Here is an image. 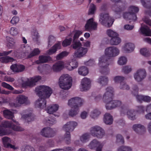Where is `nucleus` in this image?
Wrapping results in <instances>:
<instances>
[{
    "mask_svg": "<svg viewBox=\"0 0 151 151\" xmlns=\"http://www.w3.org/2000/svg\"><path fill=\"white\" fill-rule=\"evenodd\" d=\"M35 91L40 97L35 103L36 107L43 109L46 106L45 99L49 98L52 93V90L49 87L40 86L36 88Z\"/></svg>",
    "mask_w": 151,
    "mask_h": 151,
    "instance_id": "nucleus-1",
    "label": "nucleus"
},
{
    "mask_svg": "<svg viewBox=\"0 0 151 151\" xmlns=\"http://www.w3.org/2000/svg\"><path fill=\"white\" fill-rule=\"evenodd\" d=\"M72 79L68 75H63L59 79V84L61 88L67 90L72 86Z\"/></svg>",
    "mask_w": 151,
    "mask_h": 151,
    "instance_id": "nucleus-2",
    "label": "nucleus"
},
{
    "mask_svg": "<svg viewBox=\"0 0 151 151\" xmlns=\"http://www.w3.org/2000/svg\"><path fill=\"white\" fill-rule=\"evenodd\" d=\"M99 21L102 25L109 27L112 25L114 19L110 17L108 14L102 13L100 15Z\"/></svg>",
    "mask_w": 151,
    "mask_h": 151,
    "instance_id": "nucleus-3",
    "label": "nucleus"
},
{
    "mask_svg": "<svg viewBox=\"0 0 151 151\" xmlns=\"http://www.w3.org/2000/svg\"><path fill=\"white\" fill-rule=\"evenodd\" d=\"M84 102L85 101L83 99L76 97L68 100V105L71 108H79L83 105Z\"/></svg>",
    "mask_w": 151,
    "mask_h": 151,
    "instance_id": "nucleus-4",
    "label": "nucleus"
},
{
    "mask_svg": "<svg viewBox=\"0 0 151 151\" xmlns=\"http://www.w3.org/2000/svg\"><path fill=\"white\" fill-rule=\"evenodd\" d=\"M119 53V50L116 47L111 46L106 48L105 50V54L108 56V59L116 57Z\"/></svg>",
    "mask_w": 151,
    "mask_h": 151,
    "instance_id": "nucleus-5",
    "label": "nucleus"
},
{
    "mask_svg": "<svg viewBox=\"0 0 151 151\" xmlns=\"http://www.w3.org/2000/svg\"><path fill=\"white\" fill-rule=\"evenodd\" d=\"M106 92L103 96V99L106 104L112 100L114 95V90L112 87L109 86L106 88Z\"/></svg>",
    "mask_w": 151,
    "mask_h": 151,
    "instance_id": "nucleus-6",
    "label": "nucleus"
},
{
    "mask_svg": "<svg viewBox=\"0 0 151 151\" xmlns=\"http://www.w3.org/2000/svg\"><path fill=\"white\" fill-rule=\"evenodd\" d=\"M29 102L28 97L24 95H18L15 99V102L14 103V105L17 107L20 106L23 104H29Z\"/></svg>",
    "mask_w": 151,
    "mask_h": 151,
    "instance_id": "nucleus-7",
    "label": "nucleus"
},
{
    "mask_svg": "<svg viewBox=\"0 0 151 151\" xmlns=\"http://www.w3.org/2000/svg\"><path fill=\"white\" fill-rule=\"evenodd\" d=\"M146 74V72L145 69H139L134 74V77L136 81L141 82L145 78Z\"/></svg>",
    "mask_w": 151,
    "mask_h": 151,
    "instance_id": "nucleus-8",
    "label": "nucleus"
},
{
    "mask_svg": "<svg viewBox=\"0 0 151 151\" xmlns=\"http://www.w3.org/2000/svg\"><path fill=\"white\" fill-rule=\"evenodd\" d=\"M41 79L40 76H37L35 77L28 79L27 81L23 82L22 84L24 87L29 86L32 87L36 85V83Z\"/></svg>",
    "mask_w": 151,
    "mask_h": 151,
    "instance_id": "nucleus-9",
    "label": "nucleus"
},
{
    "mask_svg": "<svg viewBox=\"0 0 151 151\" xmlns=\"http://www.w3.org/2000/svg\"><path fill=\"white\" fill-rule=\"evenodd\" d=\"M55 131L50 127H46L42 129L40 132V134L42 136L47 138L53 137L55 135Z\"/></svg>",
    "mask_w": 151,
    "mask_h": 151,
    "instance_id": "nucleus-10",
    "label": "nucleus"
},
{
    "mask_svg": "<svg viewBox=\"0 0 151 151\" xmlns=\"http://www.w3.org/2000/svg\"><path fill=\"white\" fill-rule=\"evenodd\" d=\"M91 87V81L90 80L85 77L81 81V91H86L89 90Z\"/></svg>",
    "mask_w": 151,
    "mask_h": 151,
    "instance_id": "nucleus-11",
    "label": "nucleus"
},
{
    "mask_svg": "<svg viewBox=\"0 0 151 151\" xmlns=\"http://www.w3.org/2000/svg\"><path fill=\"white\" fill-rule=\"evenodd\" d=\"M122 104V102L120 100H111L106 104V107L107 109L110 110L119 106Z\"/></svg>",
    "mask_w": 151,
    "mask_h": 151,
    "instance_id": "nucleus-12",
    "label": "nucleus"
},
{
    "mask_svg": "<svg viewBox=\"0 0 151 151\" xmlns=\"http://www.w3.org/2000/svg\"><path fill=\"white\" fill-rule=\"evenodd\" d=\"M77 123L75 122L71 121L67 122L63 127V130L65 132L73 131L77 126Z\"/></svg>",
    "mask_w": 151,
    "mask_h": 151,
    "instance_id": "nucleus-13",
    "label": "nucleus"
},
{
    "mask_svg": "<svg viewBox=\"0 0 151 151\" xmlns=\"http://www.w3.org/2000/svg\"><path fill=\"white\" fill-rule=\"evenodd\" d=\"M110 59H108V57L106 55H103L102 56L100 57L99 58V65L100 67H101V72H103V73H106V72H107V70L106 68H105L106 70L105 72H104L103 71V70L104 68H103V65H108L109 64L107 63L108 60Z\"/></svg>",
    "mask_w": 151,
    "mask_h": 151,
    "instance_id": "nucleus-14",
    "label": "nucleus"
},
{
    "mask_svg": "<svg viewBox=\"0 0 151 151\" xmlns=\"http://www.w3.org/2000/svg\"><path fill=\"white\" fill-rule=\"evenodd\" d=\"M93 18H91L87 21L85 26L86 29L96 30L98 24L97 23L93 22Z\"/></svg>",
    "mask_w": 151,
    "mask_h": 151,
    "instance_id": "nucleus-15",
    "label": "nucleus"
},
{
    "mask_svg": "<svg viewBox=\"0 0 151 151\" xmlns=\"http://www.w3.org/2000/svg\"><path fill=\"white\" fill-rule=\"evenodd\" d=\"M132 129L135 132L140 135L143 134L145 131V127L140 124H134L132 126Z\"/></svg>",
    "mask_w": 151,
    "mask_h": 151,
    "instance_id": "nucleus-16",
    "label": "nucleus"
},
{
    "mask_svg": "<svg viewBox=\"0 0 151 151\" xmlns=\"http://www.w3.org/2000/svg\"><path fill=\"white\" fill-rule=\"evenodd\" d=\"M88 51V49L86 48L82 47H79L77 51L74 53L75 57L80 58L85 56Z\"/></svg>",
    "mask_w": 151,
    "mask_h": 151,
    "instance_id": "nucleus-17",
    "label": "nucleus"
},
{
    "mask_svg": "<svg viewBox=\"0 0 151 151\" xmlns=\"http://www.w3.org/2000/svg\"><path fill=\"white\" fill-rule=\"evenodd\" d=\"M2 139L4 147L12 148L14 150L16 149V148L14 145L10 144L11 143V139L9 137L5 136L3 137Z\"/></svg>",
    "mask_w": 151,
    "mask_h": 151,
    "instance_id": "nucleus-18",
    "label": "nucleus"
},
{
    "mask_svg": "<svg viewBox=\"0 0 151 151\" xmlns=\"http://www.w3.org/2000/svg\"><path fill=\"white\" fill-rule=\"evenodd\" d=\"M51 60V57L49 56L40 55L39 56V60L35 61V63L37 64L40 63H47Z\"/></svg>",
    "mask_w": 151,
    "mask_h": 151,
    "instance_id": "nucleus-19",
    "label": "nucleus"
},
{
    "mask_svg": "<svg viewBox=\"0 0 151 151\" xmlns=\"http://www.w3.org/2000/svg\"><path fill=\"white\" fill-rule=\"evenodd\" d=\"M11 128L16 131H22L24 130V129L19 125L18 122L14 119L12 120Z\"/></svg>",
    "mask_w": 151,
    "mask_h": 151,
    "instance_id": "nucleus-20",
    "label": "nucleus"
},
{
    "mask_svg": "<svg viewBox=\"0 0 151 151\" xmlns=\"http://www.w3.org/2000/svg\"><path fill=\"white\" fill-rule=\"evenodd\" d=\"M44 123L47 126H51L56 122L55 118H54L53 116L46 117L44 119Z\"/></svg>",
    "mask_w": 151,
    "mask_h": 151,
    "instance_id": "nucleus-21",
    "label": "nucleus"
},
{
    "mask_svg": "<svg viewBox=\"0 0 151 151\" xmlns=\"http://www.w3.org/2000/svg\"><path fill=\"white\" fill-rule=\"evenodd\" d=\"M123 17L127 20H132L134 21H136L137 18L136 14L132 13L129 11L128 12L124 13L123 15Z\"/></svg>",
    "mask_w": 151,
    "mask_h": 151,
    "instance_id": "nucleus-22",
    "label": "nucleus"
},
{
    "mask_svg": "<svg viewBox=\"0 0 151 151\" xmlns=\"http://www.w3.org/2000/svg\"><path fill=\"white\" fill-rule=\"evenodd\" d=\"M63 62L59 61L53 65L52 67V69L54 71L57 72L63 69Z\"/></svg>",
    "mask_w": 151,
    "mask_h": 151,
    "instance_id": "nucleus-23",
    "label": "nucleus"
},
{
    "mask_svg": "<svg viewBox=\"0 0 151 151\" xmlns=\"http://www.w3.org/2000/svg\"><path fill=\"white\" fill-rule=\"evenodd\" d=\"M4 116L6 119L12 120L14 117V113L8 109L4 110L3 111Z\"/></svg>",
    "mask_w": 151,
    "mask_h": 151,
    "instance_id": "nucleus-24",
    "label": "nucleus"
},
{
    "mask_svg": "<svg viewBox=\"0 0 151 151\" xmlns=\"http://www.w3.org/2000/svg\"><path fill=\"white\" fill-rule=\"evenodd\" d=\"M104 121L106 124L110 125L113 122L112 116L109 113L105 114L104 116Z\"/></svg>",
    "mask_w": 151,
    "mask_h": 151,
    "instance_id": "nucleus-25",
    "label": "nucleus"
},
{
    "mask_svg": "<svg viewBox=\"0 0 151 151\" xmlns=\"http://www.w3.org/2000/svg\"><path fill=\"white\" fill-rule=\"evenodd\" d=\"M60 48V44L58 42L55 44L51 48L47 51V53L49 55H51L55 53L58 49Z\"/></svg>",
    "mask_w": 151,
    "mask_h": 151,
    "instance_id": "nucleus-26",
    "label": "nucleus"
},
{
    "mask_svg": "<svg viewBox=\"0 0 151 151\" xmlns=\"http://www.w3.org/2000/svg\"><path fill=\"white\" fill-rule=\"evenodd\" d=\"M142 33L146 36H151V31L149 28L146 25L142 26L140 28Z\"/></svg>",
    "mask_w": 151,
    "mask_h": 151,
    "instance_id": "nucleus-27",
    "label": "nucleus"
},
{
    "mask_svg": "<svg viewBox=\"0 0 151 151\" xmlns=\"http://www.w3.org/2000/svg\"><path fill=\"white\" fill-rule=\"evenodd\" d=\"M109 81L108 78L106 76H101L98 79V82L102 86L107 85Z\"/></svg>",
    "mask_w": 151,
    "mask_h": 151,
    "instance_id": "nucleus-28",
    "label": "nucleus"
},
{
    "mask_svg": "<svg viewBox=\"0 0 151 151\" xmlns=\"http://www.w3.org/2000/svg\"><path fill=\"white\" fill-rule=\"evenodd\" d=\"M134 47V44L132 43H129L125 44L123 47L124 51L127 52L132 51Z\"/></svg>",
    "mask_w": 151,
    "mask_h": 151,
    "instance_id": "nucleus-29",
    "label": "nucleus"
},
{
    "mask_svg": "<svg viewBox=\"0 0 151 151\" xmlns=\"http://www.w3.org/2000/svg\"><path fill=\"white\" fill-rule=\"evenodd\" d=\"M59 106L57 104L51 105L47 107V112L49 114H53L56 112L58 109Z\"/></svg>",
    "mask_w": 151,
    "mask_h": 151,
    "instance_id": "nucleus-30",
    "label": "nucleus"
},
{
    "mask_svg": "<svg viewBox=\"0 0 151 151\" xmlns=\"http://www.w3.org/2000/svg\"><path fill=\"white\" fill-rule=\"evenodd\" d=\"M136 112L133 109L129 110L127 112L128 118L132 120H134L136 119Z\"/></svg>",
    "mask_w": 151,
    "mask_h": 151,
    "instance_id": "nucleus-31",
    "label": "nucleus"
},
{
    "mask_svg": "<svg viewBox=\"0 0 151 151\" xmlns=\"http://www.w3.org/2000/svg\"><path fill=\"white\" fill-rule=\"evenodd\" d=\"M78 72L80 75L86 76L88 73V70L87 67L82 66L78 68Z\"/></svg>",
    "mask_w": 151,
    "mask_h": 151,
    "instance_id": "nucleus-32",
    "label": "nucleus"
},
{
    "mask_svg": "<svg viewBox=\"0 0 151 151\" xmlns=\"http://www.w3.org/2000/svg\"><path fill=\"white\" fill-rule=\"evenodd\" d=\"M78 65L77 62L76 61H74L71 62L69 64L66 66L65 67L68 70H71L77 68Z\"/></svg>",
    "mask_w": 151,
    "mask_h": 151,
    "instance_id": "nucleus-33",
    "label": "nucleus"
},
{
    "mask_svg": "<svg viewBox=\"0 0 151 151\" xmlns=\"http://www.w3.org/2000/svg\"><path fill=\"white\" fill-rule=\"evenodd\" d=\"M140 52L141 54L145 57H149L151 55V50L147 48H143L140 50Z\"/></svg>",
    "mask_w": 151,
    "mask_h": 151,
    "instance_id": "nucleus-34",
    "label": "nucleus"
},
{
    "mask_svg": "<svg viewBox=\"0 0 151 151\" xmlns=\"http://www.w3.org/2000/svg\"><path fill=\"white\" fill-rule=\"evenodd\" d=\"M82 34V32L80 30H75L70 33L69 36H73V40H77L79 36Z\"/></svg>",
    "mask_w": 151,
    "mask_h": 151,
    "instance_id": "nucleus-35",
    "label": "nucleus"
},
{
    "mask_svg": "<svg viewBox=\"0 0 151 151\" xmlns=\"http://www.w3.org/2000/svg\"><path fill=\"white\" fill-rule=\"evenodd\" d=\"M14 59L9 56H4L0 58V60L2 63H7L12 62Z\"/></svg>",
    "mask_w": 151,
    "mask_h": 151,
    "instance_id": "nucleus-36",
    "label": "nucleus"
},
{
    "mask_svg": "<svg viewBox=\"0 0 151 151\" xmlns=\"http://www.w3.org/2000/svg\"><path fill=\"white\" fill-rule=\"evenodd\" d=\"M120 39L118 36L111 38L110 41V44L111 45H117L121 42Z\"/></svg>",
    "mask_w": 151,
    "mask_h": 151,
    "instance_id": "nucleus-37",
    "label": "nucleus"
},
{
    "mask_svg": "<svg viewBox=\"0 0 151 151\" xmlns=\"http://www.w3.org/2000/svg\"><path fill=\"white\" fill-rule=\"evenodd\" d=\"M101 143L96 139L93 140L88 145L89 148L91 149H93Z\"/></svg>",
    "mask_w": 151,
    "mask_h": 151,
    "instance_id": "nucleus-38",
    "label": "nucleus"
},
{
    "mask_svg": "<svg viewBox=\"0 0 151 151\" xmlns=\"http://www.w3.org/2000/svg\"><path fill=\"white\" fill-rule=\"evenodd\" d=\"M69 112V116L74 117L76 116L78 113L79 110V108H71Z\"/></svg>",
    "mask_w": 151,
    "mask_h": 151,
    "instance_id": "nucleus-39",
    "label": "nucleus"
},
{
    "mask_svg": "<svg viewBox=\"0 0 151 151\" xmlns=\"http://www.w3.org/2000/svg\"><path fill=\"white\" fill-rule=\"evenodd\" d=\"M90 138V135L89 133H85L82 134L80 137V140L83 143H85L89 140Z\"/></svg>",
    "mask_w": 151,
    "mask_h": 151,
    "instance_id": "nucleus-40",
    "label": "nucleus"
},
{
    "mask_svg": "<svg viewBox=\"0 0 151 151\" xmlns=\"http://www.w3.org/2000/svg\"><path fill=\"white\" fill-rule=\"evenodd\" d=\"M82 45L79 40H73V44L71 47L74 49H76L78 48L81 47Z\"/></svg>",
    "mask_w": 151,
    "mask_h": 151,
    "instance_id": "nucleus-41",
    "label": "nucleus"
},
{
    "mask_svg": "<svg viewBox=\"0 0 151 151\" xmlns=\"http://www.w3.org/2000/svg\"><path fill=\"white\" fill-rule=\"evenodd\" d=\"M100 128V127L98 126H96L92 127L90 129L91 134L94 137L96 134L97 133Z\"/></svg>",
    "mask_w": 151,
    "mask_h": 151,
    "instance_id": "nucleus-42",
    "label": "nucleus"
},
{
    "mask_svg": "<svg viewBox=\"0 0 151 151\" xmlns=\"http://www.w3.org/2000/svg\"><path fill=\"white\" fill-rule=\"evenodd\" d=\"M40 37V36L37 32L35 30L33 32L32 35V39L34 41L36 42L38 44H39L40 42L39 41V38Z\"/></svg>",
    "mask_w": 151,
    "mask_h": 151,
    "instance_id": "nucleus-43",
    "label": "nucleus"
},
{
    "mask_svg": "<svg viewBox=\"0 0 151 151\" xmlns=\"http://www.w3.org/2000/svg\"><path fill=\"white\" fill-rule=\"evenodd\" d=\"M143 6L147 8L151 7V0H141Z\"/></svg>",
    "mask_w": 151,
    "mask_h": 151,
    "instance_id": "nucleus-44",
    "label": "nucleus"
},
{
    "mask_svg": "<svg viewBox=\"0 0 151 151\" xmlns=\"http://www.w3.org/2000/svg\"><path fill=\"white\" fill-rule=\"evenodd\" d=\"M6 40L8 42L7 43V46L8 47L12 48L14 45L15 42L12 38L7 37H6Z\"/></svg>",
    "mask_w": 151,
    "mask_h": 151,
    "instance_id": "nucleus-45",
    "label": "nucleus"
},
{
    "mask_svg": "<svg viewBox=\"0 0 151 151\" xmlns=\"http://www.w3.org/2000/svg\"><path fill=\"white\" fill-rule=\"evenodd\" d=\"M132 148L130 147L122 145L118 148L117 151H132Z\"/></svg>",
    "mask_w": 151,
    "mask_h": 151,
    "instance_id": "nucleus-46",
    "label": "nucleus"
},
{
    "mask_svg": "<svg viewBox=\"0 0 151 151\" xmlns=\"http://www.w3.org/2000/svg\"><path fill=\"white\" fill-rule=\"evenodd\" d=\"M101 114L100 111L97 109H95L91 112V116L93 119L97 118Z\"/></svg>",
    "mask_w": 151,
    "mask_h": 151,
    "instance_id": "nucleus-47",
    "label": "nucleus"
},
{
    "mask_svg": "<svg viewBox=\"0 0 151 151\" xmlns=\"http://www.w3.org/2000/svg\"><path fill=\"white\" fill-rule=\"evenodd\" d=\"M104 134V130L101 127L97 133L96 134L94 137H96L98 138H101Z\"/></svg>",
    "mask_w": 151,
    "mask_h": 151,
    "instance_id": "nucleus-48",
    "label": "nucleus"
},
{
    "mask_svg": "<svg viewBox=\"0 0 151 151\" xmlns=\"http://www.w3.org/2000/svg\"><path fill=\"white\" fill-rule=\"evenodd\" d=\"M107 34L109 37L113 38L118 36V34L116 32L111 29H109L107 30Z\"/></svg>",
    "mask_w": 151,
    "mask_h": 151,
    "instance_id": "nucleus-49",
    "label": "nucleus"
},
{
    "mask_svg": "<svg viewBox=\"0 0 151 151\" xmlns=\"http://www.w3.org/2000/svg\"><path fill=\"white\" fill-rule=\"evenodd\" d=\"M21 151H35L34 148L29 145L24 146L21 149Z\"/></svg>",
    "mask_w": 151,
    "mask_h": 151,
    "instance_id": "nucleus-50",
    "label": "nucleus"
},
{
    "mask_svg": "<svg viewBox=\"0 0 151 151\" xmlns=\"http://www.w3.org/2000/svg\"><path fill=\"white\" fill-rule=\"evenodd\" d=\"M72 38H69L68 39H66L62 43V45L63 47H67L70 45L72 41Z\"/></svg>",
    "mask_w": 151,
    "mask_h": 151,
    "instance_id": "nucleus-51",
    "label": "nucleus"
},
{
    "mask_svg": "<svg viewBox=\"0 0 151 151\" xmlns=\"http://www.w3.org/2000/svg\"><path fill=\"white\" fill-rule=\"evenodd\" d=\"M40 51L38 48H35L29 54L28 56V58H31L35 56L38 55L40 53Z\"/></svg>",
    "mask_w": 151,
    "mask_h": 151,
    "instance_id": "nucleus-52",
    "label": "nucleus"
},
{
    "mask_svg": "<svg viewBox=\"0 0 151 151\" xmlns=\"http://www.w3.org/2000/svg\"><path fill=\"white\" fill-rule=\"evenodd\" d=\"M55 41V37L52 35H50L48 37V46H50Z\"/></svg>",
    "mask_w": 151,
    "mask_h": 151,
    "instance_id": "nucleus-53",
    "label": "nucleus"
},
{
    "mask_svg": "<svg viewBox=\"0 0 151 151\" xmlns=\"http://www.w3.org/2000/svg\"><path fill=\"white\" fill-rule=\"evenodd\" d=\"M12 125V122L11 123L8 121H3L0 126H1V127L4 128H9L11 127Z\"/></svg>",
    "mask_w": 151,
    "mask_h": 151,
    "instance_id": "nucleus-54",
    "label": "nucleus"
},
{
    "mask_svg": "<svg viewBox=\"0 0 151 151\" xmlns=\"http://www.w3.org/2000/svg\"><path fill=\"white\" fill-rule=\"evenodd\" d=\"M139 11V8L134 6H130L129 9V11L132 13L136 14Z\"/></svg>",
    "mask_w": 151,
    "mask_h": 151,
    "instance_id": "nucleus-55",
    "label": "nucleus"
},
{
    "mask_svg": "<svg viewBox=\"0 0 151 151\" xmlns=\"http://www.w3.org/2000/svg\"><path fill=\"white\" fill-rule=\"evenodd\" d=\"M116 142L118 143L123 144L124 143V139L123 137L120 134L116 135Z\"/></svg>",
    "mask_w": 151,
    "mask_h": 151,
    "instance_id": "nucleus-56",
    "label": "nucleus"
},
{
    "mask_svg": "<svg viewBox=\"0 0 151 151\" xmlns=\"http://www.w3.org/2000/svg\"><path fill=\"white\" fill-rule=\"evenodd\" d=\"M127 61V58L125 57L122 56L119 58L118 63L119 64L122 65L125 64Z\"/></svg>",
    "mask_w": 151,
    "mask_h": 151,
    "instance_id": "nucleus-57",
    "label": "nucleus"
},
{
    "mask_svg": "<svg viewBox=\"0 0 151 151\" xmlns=\"http://www.w3.org/2000/svg\"><path fill=\"white\" fill-rule=\"evenodd\" d=\"M96 7L93 4H91L90 6L88 12L89 15L93 14H94L96 10Z\"/></svg>",
    "mask_w": 151,
    "mask_h": 151,
    "instance_id": "nucleus-58",
    "label": "nucleus"
},
{
    "mask_svg": "<svg viewBox=\"0 0 151 151\" xmlns=\"http://www.w3.org/2000/svg\"><path fill=\"white\" fill-rule=\"evenodd\" d=\"M119 87L121 89L123 90H128L130 89L129 86L124 82L121 83Z\"/></svg>",
    "mask_w": 151,
    "mask_h": 151,
    "instance_id": "nucleus-59",
    "label": "nucleus"
},
{
    "mask_svg": "<svg viewBox=\"0 0 151 151\" xmlns=\"http://www.w3.org/2000/svg\"><path fill=\"white\" fill-rule=\"evenodd\" d=\"M124 78L123 77L121 76H116L115 77L114 79V81L116 82L121 83L123 82V81L124 80Z\"/></svg>",
    "mask_w": 151,
    "mask_h": 151,
    "instance_id": "nucleus-60",
    "label": "nucleus"
},
{
    "mask_svg": "<svg viewBox=\"0 0 151 151\" xmlns=\"http://www.w3.org/2000/svg\"><path fill=\"white\" fill-rule=\"evenodd\" d=\"M67 54V53L65 51L62 52L57 55L56 56V59L57 60L61 59Z\"/></svg>",
    "mask_w": 151,
    "mask_h": 151,
    "instance_id": "nucleus-61",
    "label": "nucleus"
},
{
    "mask_svg": "<svg viewBox=\"0 0 151 151\" xmlns=\"http://www.w3.org/2000/svg\"><path fill=\"white\" fill-rule=\"evenodd\" d=\"M132 70V68L130 66H125L123 68V71L126 74H127L130 72Z\"/></svg>",
    "mask_w": 151,
    "mask_h": 151,
    "instance_id": "nucleus-62",
    "label": "nucleus"
},
{
    "mask_svg": "<svg viewBox=\"0 0 151 151\" xmlns=\"http://www.w3.org/2000/svg\"><path fill=\"white\" fill-rule=\"evenodd\" d=\"M2 86L10 90H13L14 88L9 84L4 82H3L1 83Z\"/></svg>",
    "mask_w": 151,
    "mask_h": 151,
    "instance_id": "nucleus-63",
    "label": "nucleus"
},
{
    "mask_svg": "<svg viewBox=\"0 0 151 151\" xmlns=\"http://www.w3.org/2000/svg\"><path fill=\"white\" fill-rule=\"evenodd\" d=\"M10 34L12 36H16L18 33L17 29L15 27H12L10 30Z\"/></svg>",
    "mask_w": 151,
    "mask_h": 151,
    "instance_id": "nucleus-64",
    "label": "nucleus"
}]
</instances>
